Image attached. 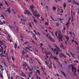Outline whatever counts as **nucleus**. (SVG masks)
I'll return each instance as SVG.
<instances>
[{"label":"nucleus","instance_id":"obj_27","mask_svg":"<svg viewBox=\"0 0 79 79\" xmlns=\"http://www.w3.org/2000/svg\"><path fill=\"white\" fill-rule=\"evenodd\" d=\"M45 53L46 55H50L51 54V53L48 52H46Z\"/></svg>","mask_w":79,"mask_h":79},{"label":"nucleus","instance_id":"obj_12","mask_svg":"<svg viewBox=\"0 0 79 79\" xmlns=\"http://www.w3.org/2000/svg\"><path fill=\"white\" fill-rule=\"evenodd\" d=\"M40 14L38 13V14H36L35 15V17H37V18H39L40 17Z\"/></svg>","mask_w":79,"mask_h":79},{"label":"nucleus","instance_id":"obj_17","mask_svg":"<svg viewBox=\"0 0 79 79\" xmlns=\"http://www.w3.org/2000/svg\"><path fill=\"white\" fill-rule=\"evenodd\" d=\"M20 23H21V24H24V23H25V20H21V21L20 22Z\"/></svg>","mask_w":79,"mask_h":79},{"label":"nucleus","instance_id":"obj_58","mask_svg":"<svg viewBox=\"0 0 79 79\" xmlns=\"http://www.w3.org/2000/svg\"><path fill=\"white\" fill-rule=\"evenodd\" d=\"M34 50V52H37V50H36V49H35Z\"/></svg>","mask_w":79,"mask_h":79},{"label":"nucleus","instance_id":"obj_57","mask_svg":"<svg viewBox=\"0 0 79 79\" xmlns=\"http://www.w3.org/2000/svg\"><path fill=\"white\" fill-rule=\"evenodd\" d=\"M4 64L5 66H7L6 65V64L5 63V62H4Z\"/></svg>","mask_w":79,"mask_h":79},{"label":"nucleus","instance_id":"obj_55","mask_svg":"<svg viewBox=\"0 0 79 79\" xmlns=\"http://www.w3.org/2000/svg\"><path fill=\"white\" fill-rule=\"evenodd\" d=\"M59 25V23H57L56 24V26H58Z\"/></svg>","mask_w":79,"mask_h":79},{"label":"nucleus","instance_id":"obj_20","mask_svg":"<svg viewBox=\"0 0 79 79\" xmlns=\"http://www.w3.org/2000/svg\"><path fill=\"white\" fill-rule=\"evenodd\" d=\"M73 1L74 2L75 4H76V5H79V3H78V2H76L75 1H74V0H73Z\"/></svg>","mask_w":79,"mask_h":79},{"label":"nucleus","instance_id":"obj_10","mask_svg":"<svg viewBox=\"0 0 79 79\" xmlns=\"http://www.w3.org/2000/svg\"><path fill=\"white\" fill-rule=\"evenodd\" d=\"M51 58H53L54 59V60H56V61H57V60H58V58L55 56H51Z\"/></svg>","mask_w":79,"mask_h":79},{"label":"nucleus","instance_id":"obj_48","mask_svg":"<svg viewBox=\"0 0 79 79\" xmlns=\"http://www.w3.org/2000/svg\"><path fill=\"white\" fill-rule=\"evenodd\" d=\"M12 10L13 11L14 14H16V12H15V11L13 10L12 9Z\"/></svg>","mask_w":79,"mask_h":79},{"label":"nucleus","instance_id":"obj_53","mask_svg":"<svg viewBox=\"0 0 79 79\" xmlns=\"http://www.w3.org/2000/svg\"><path fill=\"white\" fill-rule=\"evenodd\" d=\"M26 31L27 32H28V34H29V33H30V31H28L27 30H26Z\"/></svg>","mask_w":79,"mask_h":79},{"label":"nucleus","instance_id":"obj_14","mask_svg":"<svg viewBox=\"0 0 79 79\" xmlns=\"http://www.w3.org/2000/svg\"><path fill=\"white\" fill-rule=\"evenodd\" d=\"M32 13L33 15L35 16V15H36L37 14V11L35 10L34 12H33V11H32Z\"/></svg>","mask_w":79,"mask_h":79},{"label":"nucleus","instance_id":"obj_41","mask_svg":"<svg viewBox=\"0 0 79 79\" xmlns=\"http://www.w3.org/2000/svg\"><path fill=\"white\" fill-rule=\"evenodd\" d=\"M29 25L30 27L31 28H32V25H31V23H29Z\"/></svg>","mask_w":79,"mask_h":79},{"label":"nucleus","instance_id":"obj_43","mask_svg":"<svg viewBox=\"0 0 79 79\" xmlns=\"http://www.w3.org/2000/svg\"><path fill=\"white\" fill-rule=\"evenodd\" d=\"M76 56L77 59H78V60H79V56L77 55Z\"/></svg>","mask_w":79,"mask_h":79},{"label":"nucleus","instance_id":"obj_1","mask_svg":"<svg viewBox=\"0 0 79 79\" xmlns=\"http://www.w3.org/2000/svg\"><path fill=\"white\" fill-rule=\"evenodd\" d=\"M59 48L57 47H56V48L54 49V53H56L57 55H58L59 54Z\"/></svg>","mask_w":79,"mask_h":79},{"label":"nucleus","instance_id":"obj_5","mask_svg":"<svg viewBox=\"0 0 79 79\" xmlns=\"http://www.w3.org/2000/svg\"><path fill=\"white\" fill-rule=\"evenodd\" d=\"M24 68H25L26 70H27L29 68L28 66L27 65L26 62H24L23 64Z\"/></svg>","mask_w":79,"mask_h":79},{"label":"nucleus","instance_id":"obj_21","mask_svg":"<svg viewBox=\"0 0 79 79\" xmlns=\"http://www.w3.org/2000/svg\"><path fill=\"white\" fill-rule=\"evenodd\" d=\"M7 11L9 12V13H11V11L10 10V8H8L7 9Z\"/></svg>","mask_w":79,"mask_h":79},{"label":"nucleus","instance_id":"obj_24","mask_svg":"<svg viewBox=\"0 0 79 79\" xmlns=\"http://www.w3.org/2000/svg\"><path fill=\"white\" fill-rule=\"evenodd\" d=\"M6 22L5 21H3V22H1V21H0V23H1V24H5V23H6Z\"/></svg>","mask_w":79,"mask_h":79},{"label":"nucleus","instance_id":"obj_15","mask_svg":"<svg viewBox=\"0 0 79 79\" xmlns=\"http://www.w3.org/2000/svg\"><path fill=\"white\" fill-rule=\"evenodd\" d=\"M61 56H60V57H62V56H64V58H67V56H66L65 55H64V54H61Z\"/></svg>","mask_w":79,"mask_h":79},{"label":"nucleus","instance_id":"obj_11","mask_svg":"<svg viewBox=\"0 0 79 79\" xmlns=\"http://www.w3.org/2000/svg\"><path fill=\"white\" fill-rule=\"evenodd\" d=\"M0 43L2 45H3L5 43H6V42L3 40H2V41H0Z\"/></svg>","mask_w":79,"mask_h":79},{"label":"nucleus","instance_id":"obj_33","mask_svg":"<svg viewBox=\"0 0 79 79\" xmlns=\"http://www.w3.org/2000/svg\"><path fill=\"white\" fill-rule=\"evenodd\" d=\"M52 10H54V11L56 10V8L54 6L52 7Z\"/></svg>","mask_w":79,"mask_h":79},{"label":"nucleus","instance_id":"obj_13","mask_svg":"<svg viewBox=\"0 0 79 79\" xmlns=\"http://www.w3.org/2000/svg\"><path fill=\"white\" fill-rule=\"evenodd\" d=\"M72 42H74V43L75 44V45H78V44L77 43V42H76V41H75L74 40H72Z\"/></svg>","mask_w":79,"mask_h":79},{"label":"nucleus","instance_id":"obj_64","mask_svg":"<svg viewBox=\"0 0 79 79\" xmlns=\"http://www.w3.org/2000/svg\"><path fill=\"white\" fill-rule=\"evenodd\" d=\"M37 79H40V78L39 77V78L38 79V76L37 77Z\"/></svg>","mask_w":79,"mask_h":79},{"label":"nucleus","instance_id":"obj_62","mask_svg":"<svg viewBox=\"0 0 79 79\" xmlns=\"http://www.w3.org/2000/svg\"><path fill=\"white\" fill-rule=\"evenodd\" d=\"M68 2H71V1H69V0H68Z\"/></svg>","mask_w":79,"mask_h":79},{"label":"nucleus","instance_id":"obj_25","mask_svg":"<svg viewBox=\"0 0 79 79\" xmlns=\"http://www.w3.org/2000/svg\"><path fill=\"white\" fill-rule=\"evenodd\" d=\"M60 47L61 48H62L63 49H64V48H63V43L61 44V45H60Z\"/></svg>","mask_w":79,"mask_h":79},{"label":"nucleus","instance_id":"obj_52","mask_svg":"<svg viewBox=\"0 0 79 79\" xmlns=\"http://www.w3.org/2000/svg\"><path fill=\"white\" fill-rule=\"evenodd\" d=\"M8 37L9 38H10V37H11V36L10 35H8Z\"/></svg>","mask_w":79,"mask_h":79},{"label":"nucleus","instance_id":"obj_18","mask_svg":"<svg viewBox=\"0 0 79 79\" xmlns=\"http://www.w3.org/2000/svg\"><path fill=\"white\" fill-rule=\"evenodd\" d=\"M10 58H8V56H7V61H8V63H10Z\"/></svg>","mask_w":79,"mask_h":79},{"label":"nucleus","instance_id":"obj_28","mask_svg":"<svg viewBox=\"0 0 79 79\" xmlns=\"http://www.w3.org/2000/svg\"><path fill=\"white\" fill-rule=\"evenodd\" d=\"M30 8L31 10H33V8H34V6H31L30 7Z\"/></svg>","mask_w":79,"mask_h":79},{"label":"nucleus","instance_id":"obj_40","mask_svg":"<svg viewBox=\"0 0 79 79\" xmlns=\"http://www.w3.org/2000/svg\"><path fill=\"white\" fill-rule=\"evenodd\" d=\"M26 53V52H24V51H23L22 52V54H23V55H24V54Z\"/></svg>","mask_w":79,"mask_h":79},{"label":"nucleus","instance_id":"obj_26","mask_svg":"<svg viewBox=\"0 0 79 79\" xmlns=\"http://www.w3.org/2000/svg\"><path fill=\"white\" fill-rule=\"evenodd\" d=\"M22 76H23V77H26V75H25V74L22 73Z\"/></svg>","mask_w":79,"mask_h":79},{"label":"nucleus","instance_id":"obj_7","mask_svg":"<svg viewBox=\"0 0 79 79\" xmlns=\"http://www.w3.org/2000/svg\"><path fill=\"white\" fill-rule=\"evenodd\" d=\"M24 14L25 15L27 14V15H31V12H29L28 11L26 10L24 12Z\"/></svg>","mask_w":79,"mask_h":79},{"label":"nucleus","instance_id":"obj_59","mask_svg":"<svg viewBox=\"0 0 79 79\" xmlns=\"http://www.w3.org/2000/svg\"><path fill=\"white\" fill-rule=\"evenodd\" d=\"M65 27H64V26H63V30H65Z\"/></svg>","mask_w":79,"mask_h":79},{"label":"nucleus","instance_id":"obj_4","mask_svg":"<svg viewBox=\"0 0 79 79\" xmlns=\"http://www.w3.org/2000/svg\"><path fill=\"white\" fill-rule=\"evenodd\" d=\"M69 53H71V55L73 56L74 57H75V56H76V55L74 54H73L70 51H69V52H68L66 53V54L68 55L69 56V57H71V56H70V54Z\"/></svg>","mask_w":79,"mask_h":79},{"label":"nucleus","instance_id":"obj_32","mask_svg":"<svg viewBox=\"0 0 79 79\" xmlns=\"http://www.w3.org/2000/svg\"><path fill=\"white\" fill-rule=\"evenodd\" d=\"M64 4H63V7H66V3L65 2L64 3Z\"/></svg>","mask_w":79,"mask_h":79},{"label":"nucleus","instance_id":"obj_45","mask_svg":"<svg viewBox=\"0 0 79 79\" xmlns=\"http://www.w3.org/2000/svg\"><path fill=\"white\" fill-rule=\"evenodd\" d=\"M45 25H46L47 26H48V23L46 22L45 23Z\"/></svg>","mask_w":79,"mask_h":79},{"label":"nucleus","instance_id":"obj_19","mask_svg":"<svg viewBox=\"0 0 79 79\" xmlns=\"http://www.w3.org/2000/svg\"><path fill=\"white\" fill-rule=\"evenodd\" d=\"M69 20L68 21V22L66 24V26L67 27V28H68V27H69V26L68 25H69Z\"/></svg>","mask_w":79,"mask_h":79},{"label":"nucleus","instance_id":"obj_3","mask_svg":"<svg viewBox=\"0 0 79 79\" xmlns=\"http://www.w3.org/2000/svg\"><path fill=\"white\" fill-rule=\"evenodd\" d=\"M71 66L72 68V71L73 73H75V76H76V68H75L73 66V65H71Z\"/></svg>","mask_w":79,"mask_h":79},{"label":"nucleus","instance_id":"obj_39","mask_svg":"<svg viewBox=\"0 0 79 79\" xmlns=\"http://www.w3.org/2000/svg\"><path fill=\"white\" fill-rule=\"evenodd\" d=\"M69 34L71 35V37H73V36L72 35V32H69Z\"/></svg>","mask_w":79,"mask_h":79},{"label":"nucleus","instance_id":"obj_8","mask_svg":"<svg viewBox=\"0 0 79 79\" xmlns=\"http://www.w3.org/2000/svg\"><path fill=\"white\" fill-rule=\"evenodd\" d=\"M46 64L48 66V67H49V68H52V63H51V64L50 65V66H49V65H48V64L47 63V61H45Z\"/></svg>","mask_w":79,"mask_h":79},{"label":"nucleus","instance_id":"obj_34","mask_svg":"<svg viewBox=\"0 0 79 79\" xmlns=\"http://www.w3.org/2000/svg\"><path fill=\"white\" fill-rule=\"evenodd\" d=\"M0 77H1L2 78H3V75H2V73H1V74H0Z\"/></svg>","mask_w":79,"mask_h":79},{"label":"nucleus","instance_id":"obj_36","mask_svg":"<svg viewBox=\"0 0 79 79\" xmlns=\"http://www.w3.org/2000/svg\"><path fill=\"white\" fill-rule=\"evenodd\" d=\"M43 45H44L42 43H40V46L41 47H42V46H43Z\"/></svg>","mask_w":79,"mask_h":79},{"label":"nucleus","instance_id":"obj_31","mask_svg":"<svg viewBox=\"0 0 79 79\" xmlns=\"http://www.w3.org/2000/svg\"><path fill=\"white\" fill-rule=\"evenodd\" d=\"M29 42L27 41V42H26L25 43H24L23 44V45H26V44H27V43H28Z\"/></svg>","mask_w":79,"mask_h":79},{"label":"nucleus","instance_id":"obj_51","mask_svg":"<svg viewBox=\"0 0 79 79\" xmlns=\"http://www.w3.org/2000/svg\"><path fill=\"white\" fill-rule=\"evenodd\" d=\"M62 73H63V74H64V77H66V74H65V73H64V72H62Z\"/></svg>","mask_w":79,"mask_h":79},{"label":"nucleus","instance_id":"obj_60","mask_svg":"<svg viewBox=\"0 0 79 79\" xmlns=\"http://www.w3.org/2000/svg\"><path fill=\"white\" fill-rule=\"evenodd\" d=\"M55 34H56V36H57V32H56V33H55Z\"/></svg>","mask_w":79,"mask_h":79},{"label":"nucleus","instance_id":"obj_42","mask_svg":"<svg viewBox=\"0 0 79 79\" xmlns=\"http://www.w3.org/2000/svg\"><path fill=\"white\" fill-rule=\"evenodd\" d=\"M1 17H2V18L3 19H4V16H3V15L2 14L1 15Z\"/></svg>","mask_w":79,"mask_h":79},{"label":"nucleus","instance_id":"obj_38","mask_svg":"<svg viewBox=\"0 0 79 79\" xmlns=\"http://www.w3.org/2000/svg\"><path fill=\"white\" fill-rule=\"evenodd\" d=\"M25 50H27V49H28V50H29V48L30 49V48L29 47H25Z\"/></svg>","mask_w":79,"mask_h":79},{"label":"nucleus","instance_id":"obj_61","mask_svg":"<svg viewBox=\"0 0 79 79\" xmlns=\"http://www.w3.org/2000/svg\"><path fill=\"white\" fill-rule=\"evenodd\" d=\"M71 13H72V15H73V10L72 9L71 10Z\"/></svg>","mask_w":79,"mask_h":79},{"label":"nucleus","instance_id":"obj_30","mask_svg":"<svg viewBox=\"0 0 79 79\" xmlns=\"http://www.w3.org/2000/svg\"><path fill=\"white\" fill-rule=\"evenodd\" d=\"M15 28L17 30V32L18 33V27H15Z\"/></svg>","mask_w":79,"mask_h":79},{"label":"nucleus","instance_id":"obj_46","mask_svg":"<svg viewBox=\"0 0 79 79\" xmlns=\"http://www.w3.org/2000/svg\"><path fill=\"white\" fill-rule=\"evenodd\" d=\"M32 59H31L29 61H31V63H33V62H32Z\"/></svg>","mask_w":79,"mask_h":79},{"label":"nucleus","instance_id":"obj_23","mask_svg":"<svg viewBox=\"0 0 79 79\" xmlns=\"http://www.w3.org/2000/svg\"><path fill=\"white\" fill-rule=\"evenodd\" d=\"M49 38L51 40H52V42H54V39H53L52 38H50V36L49 37Z\"/></svg>","mask_w":79,"mask_h":79},{"label":"nucleus","instance_id":"obj_37","mask_svg":"<svg viewBox=\"0 0 79 79\" xmlns=\"http://www.w3.org/2000/svg\"><path fill=\"white\" fill-rule=\"evenodd\" d=\"M32 42H33V43H34V44H36V45H37V43H35V42H34V41L32 40Z\"/></svg>","mask_w":79,"mask_h":79},{"label":"nucleus","instance_id":"obj_56","mask_svg":"<svg viewBox=\"0 0 79 79\" xmlns=\"http://www.w3.org/2000/svg\"><path fill=\"white\" fill-rule=\"evenodd\" d=\"M74 62V63L76 62L77 63H78V61H75Z\"/></svg>","mask_w":79,"mask_h":79},{"label":"nucleus","instance_id":"obj_22","mask_svg":"<svg viewBox=\"0 0 79 79\" xmlns=\"http://www.w3.org/2000/svg\"><path fill=\"white\" fill-rule=\"evenodd\" d=\"M14 47L15 48V50H16V48L17 47V44L15 43V44Z\"/></svg>","mask_w":79,"mask_h":79},{"label":"nucleus","instance_id":"obj_49","mask_svg":"<svg viewBox=\"0 0 79 79\" xmlns=\"http://www.w3.org/2000/svg\"><path fill=\"white\" fill-rule=\"evenodd\" d=\"M5 3L6 5H7V6H8V3L7 2H6Z\"/></svg>","mask_w":79,"mask_h":79},{"label":"nucleus","instance_id":"obj_63","mask_svg":"<svg viewBox=\"0 0 79 79\" xmlns=\"http://www.w3.org/2000/svg\"><path fill=\"white\" fill-rule=\"evenodd\" d=\"M77 50H79V46L78 47H77Z\"/></svg>","mask_w":79,"mask_h":79},{"label":"nucleus","instance_id":"obj_47","mask_svg":"<svg viewBox=\"0 0 79 79\" xmlns=\"http://www.w3.org/2000/svg\"><path fill=\"white\" fill-rule=\"evenodd\" d=\"M34 32H35V33L36 34V35H38L37 32H36V31L35 30H34Z\"/></svg>","mask_w":79,"mask_h":79},{"label":"nucleus","instance_id":"obj_2","mask_svg":"<svg viewBox=\"0 0 79 79\" xmlns=\"http://www.w3.org/2000/svg\"><path fill=\"white\" fill-rule=\"evenodd\" d=\"M62 38H63V35H62V33H60L59 35V41L60 42H62V41H63V40L62 39Z\"/></svg>","mask_w":79,"mask_h":79},{"label":"nucleus","instance_id":"obj_29","mask_svg":"<svg viewBox=\"0 0 79 79\" xmlns=\"http://www.w3.org/2000/svg\"><path fill=\"white\" fill-rule=\"evenodd\" d=\"M12 61H14L15 60V57H14L12 56Z\"/></svg>","mask_w":79,"mask_h":79},{"label":"nucleus","instance_id":"obj_6","mask_svg":"<svg viewBox=\"0 0 79 79\" xmlns=\"http://www.w3.org/2000/svg\"><path fill=\"white\" fill-rule=\"evenodd\" d=\"M66 41H65V44H67V43L69 42V37L68 36L66 37Z\"/></svg>","mask_w":79,"mask_h":79},{"label":"nucleus","instance_id":"obj_35","mask_svg":"<svg viewBox=\"0 0 79 79\" xmlns=\"http://www.w3.org/2000/svg\"><path fill=\"white\" fill-rule=\"evenodd\" d=\"M37 73H38L39 74H40V71L39 70H37Z\"/></svg>","mask_w":79,"mask_h":79},{"label":"nucleus","instance_id":"obj_16","mask_svg":"<svg viewBox=\"0 0 79 79\" xmlns=\"http://www.w3.org/2000/svg\"><path fill=\"white\" fill-rule=\"evenodd\" d=\"M33 22H32V24L34 25V23H35V24H36V23H37V20H33Z\"/></svg>","mask_w":79,"mask_h":79},{"label":"nucleus","instance_id":"obj_54","mask_svg":"<svg viewBox=\"0 0 79 79\" xmlns=\"http://www.w3.org/2000/svg\"><path fill=\"white\" fill-rule=\"evenodd\" d=\"M0 6H2V7H3V4H1Z\"/></svg>","mask_w":79,"mask_h":79},{"label":"nucleus","instance_id":"obj_9","mask_svg":"<svg viewBox=\"0 0 79 79\" xmlns=\"http://www.w3.org/2000/svg\"><path fill=\"white\" fill-rule=\"evenodd\" d=\"M1 50H2V53L1 54V56H4L3 55V48H2V47H1Z\"/></svg>","mask_w":79,"mask_h":79},{"label":"nucleus","instance_id":"obj_44","mask_svg":"<svg viewBox=\"0 0 79 79\" xmlns=\"http://www.w3.org/2000/svg\"><path fill=\"white\" fill-rule=\"evenodd\" d=\"M27 47H29V48H32V46H31L29 45H28Z\"/></svg>","mask_w":79,"mask_h":79},{"label":"nucleus","instance_id":"obj_50","mask_svg":"<svg viewBox=\"0 0 79 79\" xmlns=\"http://www.w3.org/2000/svg\"><path fill=\"white\" fill-rule=\"evenodd\" d=\"M26 58L27 59L29 58V56H26Z\"/></svg>","mask_w":79,"mask_h":79}]
</instances>
